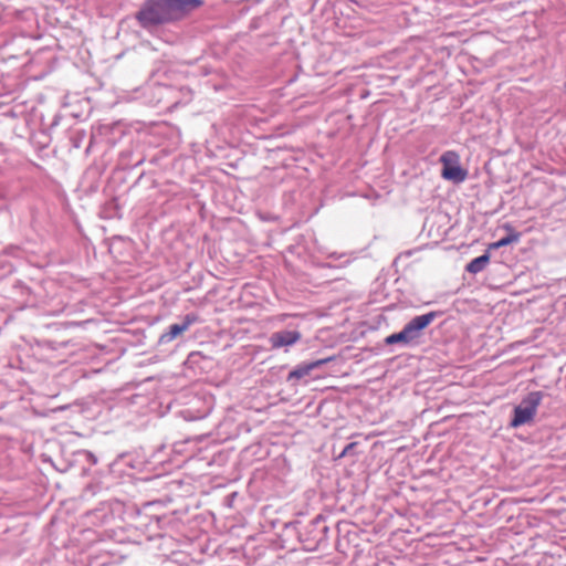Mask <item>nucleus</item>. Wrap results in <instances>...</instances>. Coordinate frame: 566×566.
Returning a JSON list of instances; mask_svg holds the SVG:
<instances>
[{
	"label": "nucleus",
	"mask_w": 566,
	"mask_h": 566,
	"mask_svg": "<svg viewBox=\"0 0 566 566\" xmlns=\"http://www.w3.org/2000/svg\"><path fill=\"white\" fill-rule=\"evenodd\" d=\"M205 0H145L136 13L144 29L177 22L200 8Z\"/></svg>",
	"instance_id": "1"
},
{
	"label": "nucleus",
	"mask_w": 566,
	"mask_h": 566,
	"mask_svg": "<svg viewBox=\"0 0 566 566\" xmlns=\"http://www.w3.org/2000/svg\"><path fill=\"white\" fill-rule=\"evenodd\" d=\"M542 391H531L524 397L518 406L514 408L513 418L510 422L512 428H518L533 421L538 406L543 400Z\"/></svg>",
	"instance_id": "2"
},
{
	"label": "nucleus",
	"mask_w": 566,
	"mask_h": 566,
	"mask_svg": "<svg viewBox=\"0 0 566 566\" xmlns=\"http://www.w3.org/2000/svg\"><path fill=\"white\" fill-rule=\"evenodd\" d=\"M440 161L443 166L441 171L442 178L454 184H461L467 179L468 171L460 166L457 153L446 151L442 154Z\"/></svg>",
	"instance_id": "3"
},
{
	"label": "nucleus",
	"mask_w": 566,
	"mask_h": 566,
	"mask_svg": "<svg viewBox=\"0 0 566 566\" xmlns=\"http://www.w3.org/2000/svg\"><path fill=\"white\" fill-rule=\"evenodd\" d=\"M302 338V334L296 329H284L271 334L269 343L272 349L287 348L295 345Z\"/></svg>",
	"instance_id": "4"
},
{
	"label": "nucleus",
	"mask_w": 566,
	"mask_h": 566,
	"mask_svg": "<svg viewBox=\"0 0 566 566\" xmlns=\"http://www.w3.org/2000/svg\"><path fill=\"white\" fill-rule=\"evenodd\" d=\"M439 315V312L433 311L423 315L415 316L405 325V328L408 331L411 338L416 340L420 337L421 332L427 328Z\"/></svg>",
	"instance_id": "5"
},
{
	"label": "nucleus",
	"mask_w": 566,
	"mask_h": 566,
	"mask_svg": "<svg viewBox=\"0 0 566 566\" xmlns=\"http://www.w3.org/2000/svg\"><path fill=\"white\" fill-rule=\"evenodd\" d=\"M198 321L197 315L187 314L184 318V322L180 324H171L168 327V331L163 333L159 337V344H168L177 338L180 334L186 332L192 324Z\"/></svg>",
	"instance_id": "6"
},
{
	"label": "nucleus",
	"mask_w": 566,
	"mask_h": 566,
	"mask_svg": "<svg viewBox=\"0 0 566 566\" xmlns=\"http://www.w3.org/2000/svg\"><path fill=\"white\" fill-rule=\"evenodd\" d=\"M331 358L317 359L308 363L298 364L293 370H291L287 375V381H297L311 374L312 370L321 367L322 365L329 361Z\"/></svg>",
	"instance_id": "7"
},
{
	"label": "nucleus",
	"mask_w": 566,
	"mask_h": 566,
	"mask_svg": "<svg viewBox=\"0 0 566 566\" xmlns=\"http://www.w3.org/2000/svg\"><path fill=\"white\" fill-rule=\"evenodd\" d=\"M490 262V255L488 252H485L484 254L473 259L472 261H470L467 266H465V270L469 272V273H472V274H478L480 272H482L485 266L489 264Z\"/></svg>",
	"instance_id": "8"
},
{
	"label": "nucleus",
	"mask_w": 566,
	"mask_h": 566,
	"mask_svg": "<svg viewBox=\"0 0 566 566\" xmlns=\"http://www.w3.org/2000/svg\"><path fill=\"white\" fill-rule=\"evenodd\" d=\"M411 342H413V339L411 338V336L409 335L408 331L405 327L400 332L387 336L385 339V343L387 345H394L398 343L408 345Z\"/></svg>",
	"instance_id": "9"
},
{
	"label": "nucleus",
	"mask_w": 566,
	"mask_h": 566,
	"mask_svg": "<svg viewBox=\"0 0 566 566\" xmlns=\"http://www.w3.org/2000/svg\"><path fill=\"white\" fill-rule=\"evenodd\" d=\"M520 238H521L520 232L512 231L506 237H503L500 240H497L496 242L491 243L489 245V250H497V249L506 247L511 243H516L520 241Z\"/></svg>",
	"instance_id": "10"
},
{
	"label": "nucleus",
	"mask_w": 566,
	"mask_h": 566,
	"mask_svg": "<svg viewBox=\"0 0 566 566\" xmlns=\"http://www.w3.org/2000/svg\"><path fill=\"white\" fill-rule=\"evenodd\" d=\"M80 462H88L90 465H94L97 460L93 453L85 450L73 452V467Z\"/></svg>",
	"instance_id": "11"
},
{
	"label": "nucleus",
	"mask_w": 566,
	"mask_h": 566,
	"mask_svg": "<svg viewBox=\"0 0 566 566\" xmlns=\"http://www.w3.org/2000/svg\"><path fill=\"white\" fill-rule=\"evenodd\" d=\"M357 446V442H350L348 443L344 449L343 451L339 453V455L337 457L338 459H342L346 455H349L353 453L354 449L356 448Z\"/></svg>",
	"instance_id": "12"
},
{
	"label": "nucleus",
	"mask_w": 566,
	"mask_h": 566,
	"mask_svg": "<svg viewBox=\"0 0 566 566\" xmlns=\"http://www.w3.org/2000/svg\"><path fill=\"white\" fill-rule=\"evenodd\" d=\"M87 473V469L85 467L82 468V474H86Z\"/></svg>",
	"instance_id": "13"
},
{
	"label": "nucleus",
	"mask_w": 566,
	"mask_h": 566,
	"mask_svg": "<svg viewBox=\"0 0 566 566\" xmlns=\"http://www.w3.org/2000/svg\"><path fill=\"white\" fill-rule=\"evenodd\" d=\"M107 565V562H102L101 563V566H106Z\"/></svg>",
	"instance_id": "14"
}]
</instances>
